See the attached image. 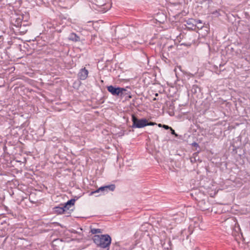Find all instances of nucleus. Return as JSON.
Returning a JSON list of instances; mask_svg holds the SVG:
<instances>
[{
	"label": "nucleus",
	"instance_id": "f257e3e1",
	"mask_svg": "<svg viewBox=\"0 0 250 250\" xmlns=\"http://www.w3.org/2000/svg\"><path fill=\"white\" fill-rule=\"evenodd\" d=\"M106 88L107 91L114 96H118L121 98H125L126 100L132 98L130 92L126 88L116 87L111 85L107 86Z\"/></svg>",
	"mask_w": 250,
	"mask_h": 250
},
{
	"label": "nucleus",
	"instance_id": "f03ea898",
	"mask_svg": "<svg viewBox=\"0 0 250 250\" xmlns=\"http://www.w3.org/2000/svg\"><path fill=\"white\" fill-rule=\"evenodd\" d=\"M93 240L97 246L103 249L109 248L111 243V238L108 234L95 235Z\"/></svg>",
	"mask_w": 250,
	"mask_h": 250
},
{
	"label": "nucleus",
	"instance_id": "7ed1b4c3",
	"mask_svg": "<svg viewBox=\"0 0 250 250\" xmlns=\"http://www.w3.org/2000/svg\"><path fill=\"white\" fill-rule=\"evenodd\" d=\"M132 125L133 128H142L147 126V120L146 119H138L134 115H132Z\"/></svg>",
	"mask_w": 250,
	"mask_h": 250
},
{
	"label": "nucleus",
	"instance_id": "20e7f679",
	"mask_svg": "<svg viewBox=\"0 0 250 250\" xmlns=\"http://www.w3.org/2000/svg\"><path fill=\"white\" fill-rule=\"evenodd\" d=\"M115 188V185L112 184L104 187H100L97 190L92 191L91 192V194H93L95 193L99 192V191H114Z\"/></svg>",
	"mask_w": 250,
	"mask_h": 250
},
{
	"label": "nucleus",
	"instance_id": "39448f33",
	"mask_svg": "<svg viewBox=\"0 0 250 250\" xmlns=\"http://www.w3.org/2000/svg\"><path fill=\"white\" fill-rule=\"evenodd\" d=\"M88 74V71L85 68H82L78 74V77L81 80H85Z\"/></svg>",
	"mask_w": 250,
	"mask_h": 250
},
{
	"label": "nucleus",
	"instance_id": "423d86ee",
	"mask_svg": "<svg viewBox=\"0 0 250 250\" xmlns=\"http://www.w3.org/2000/svg\"><path fill=\"white\" fill-rule=\"evenodd\" d=\"M186 22L187 24L189 26L188 27L192 29L193 27L195 28L196 25L197 24V21H196L195 20H194L193 19H188L186 21Z\"/></svg>",
	"mask_w": 250,
	"mask_h": 250
},
{
	"label": "nucleus",
	"instance_id": "0eeeda50",
	"mask_svg": "<svg viewBox=\"0 0 250 250\" xmlns=\"http://www.w3.org/2000/svg\"><path fill=\"white\" fill-rule=\"evenodd\" d=\"M76 200L75 199H72L69 201H68L65 205H64V208L65 209H67V210H68L70 207L72 206H73L74 205V203L75 202Z\"/></svg>",
	"mask_w": 250,
	"mask_h": 250
},
{
	"label": "nucleus",
	"instance_id": "6e6552de",
	"mask_svg": "<svg viewBox=\"0 0 250 250\" xmlns=\"http://www.w3.org/2000/svg\"><path fill=\"white\" fill-rule=\"evenodd\" d=\"M67 209H65L64 206L63 207H58L54 208V211L58 214L63 213Z\"/></svg>",
	"mask_w": 250,
	"mask_h": 250
},
{
	"label": "nucleus",
	"instance_id": "1a4fd4ad",
	"mask_svg": "<svg viewBox=\"0 0 250 250\" xmlns=\"http://www.w3.org/2000/svg\"><path fill=\"white\" fill-rule=\"evenodd\" d=\"M69 39L73 41L77 42L79 41L80 38L76 35V34L72 33L69 37Z\"/></svg>",
	"mask_w": 250,
	"mask_h": 250
},
{
	"label": "nucleus",
	"instance_id": "9d476101",
	"mask_svg": "<svg viewBox=\"0 0 250 250\" xmlns=\"http://www.w3.org/2000/svg\"><path fill=\"white\" fill-rule=\"evenodd\" d=\"M191 91L193 94H196L200 91V87L197 85H193L191 89Z\"/></svg>",
	"mask_w": 250,
	"mask_h": 250
},
{
	"label": "nucleus",
	"instance_id": "9b49d317",
	"mask_svg": "<svg viewBox=\"0 0 250 250\" xmlns=\"http://www.w3.org/2000/svg\"><path fill=\"white\" fill-rule=\"evenodd\" d=\"M91 232L92 234H96L101 233V230L99 229H91Z\"/></svg>",
	"mask_w": 250,
	"mask_h": 250
},
{
	"label": "nucleus",
	"instance_id": "f8f14e48",
	"mask_svg": "<svg viewBox=\"0 0 250 250\" xmlns=\"http://www.w3.org/2000/svg\"><path fill=\"white\" fill-rule=\"evenodd\" d=\"M170 130L171 131L172 134L174 135L175 136H177V134L175 133L174 130H173L172 128H170Z\"/></svg>",
	"mask_w": 250,
	"mask_h": 250
},
{
	"label": "nucleus",
	"instance_id": "ddd939ff",
	"mask_svg": "<svg viewBox=\"0 0 250 250\" xmlns=\"http://www.w3.org/2000/svg\"><path fill=\"white\" fill-rule=\"evenodd\" d=\"M163 127L165 129H170V128H171V127H169V126H168V125H163Z\"/></svg>",
	"mask_w": 250,
	"mask_h": 250
},
{
	"label": "nucleus",
	"instance_id": "4468645a",
	"mask_svg": "<svg viewBox=\"0 0 250 250\" xmlns=\"http://www.w3.org/2000/svg\"><path fill=\"white\" fill-rule=\"evenodd\" d=\"M156 124L154 123H152V122H149L148 123L147 122V125H155Z\"/></svg>",
	"mask_w": 250,
	"mask_h": 250
},
{
	"label": "nucleus",
	"instance_id": "2eb2a0df",
	"mask_svg": "<svg viewBox=\"0 0 250 250\" xmlns=\"http://www.w3.org/2000/svg\"><path fill=\"white\" fill-rule=\"evenodd\" d=\"M196 21H197V24L201 23L202 24V21L200 20H196Z\"/></svg>",
	"mask_w": 250,
	"mask_h": 250
},
{
	"label": "nucleus",
	"instance_id": "dca6fc26",
	"mask_svg": "<svg viewBox=\"0 0 250 250\" xmlns=\"http://www.w3.org/2000/svg\"><path fill=\"white\" fill-rule=\"evenodd\" d=\"M203 27V25H201V26H198L197 28H202Z\"/></svg>",
	"mask_w": 250,
	"mask_h": 250
},
{
	"label": "nucleus",
	"instance_id": "f3484780",
	"mask_svg": "<svg viewBox=\"0 0 250 250\" xmlns=\"http://www.w3.org/2000/svg\"><path fill=\"white\" fill-rule=\"evenodd\" d=\"M193 145L194 146H197V145H198V144H197V143H193Z\"/></svg>",
	"mask_w": 250,
	"mask_h": 250
},
{
	"label": "nucleus",
	"instance_id": "a211bd4d",
	"mask_svg": "<svg viewBox=\"0 0 250 250\" xmlns=\"http://www.w3.org/2000/svg\"><path fill=\"white\" fill-rule=\"evenodd\" d=\"M159 126H161V124H159Z\"/></svg>",
	"mask_w": 250,
	"mask_h": 250
},
{
	"label": "nucleus",
	"instance_id": "6ab92c4d",
	"mask_svg": "<svg viewBox=\"0 0 250 250\" xmlns=\"http://www.w3.org/2000/svg\"><path fill=\"white\" fill-rule=\"evenodd\" d=\"M106 250H109V248H106Z\"/></svg>",
	"mask_w": 250,
	"mask_h": 250
}]
</instances>
